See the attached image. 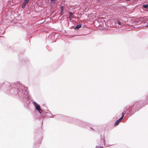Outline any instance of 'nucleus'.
Returning <instances> with one entry per match:
<instances>
[{
    "label": "nucleus",
    "instance_id": "f257e3e1",
    "mask_svg": "<svg viewBox=\"0 0 148 148\" xmlns=\"http://www.w3.org/2000/svg\"><path fill=\"white\" fill-rule=\"evenodd\" d=\"M33 103L36 109L38 110L40 113H41L42 112V110L41 109L40 106L35 102H34Z\"/></svg>",
    "mask_w": 148,
    "mask_h": 148
},
{
    "label": "nucleus",
    "instance_id": "f03ea898",
    "mask_svg": "<svg viewBox=\"0 0 148 148\" xmlns=\"http://www.w3.org/2000/svg\"><path fill=\"white\" fill-rule=\"evenodd\" d=\"M121 120L122 119H121L120 118V119H119L118 120H117L116 121V123L115 124V125H118L119 124V123H120V122H121Z\"/></svg>",
    "mask_w": 148,
    "mask_h": 148
},
{
    "label": "nucleus",
    "instance_id": "7ed1b4c3",
    "mask_svg": "<svg viewBox=\"0 0 148 148\" xmlns=\"http://www.w3.org/2000/svg\"><path fill=\"white\" fill-rule=\"evenodd\" d=\"M69 20H71L72 18V16L73 15V13L71 12H69Z\"/></svg>",
    "mask_w": 148,
    "mask_h": 148
},
{
    "label": "nucleus",
    "instance_id": "20e7f679",
    "mask_svg": "<svg viewBox=\"0 0 148 148\" xmlns=\"http://www.w3.org/2000/svg\"><path fill=\"white\" fill-rule=\"evenodd\" d=\"M82 27V25L81 24L78 25H77L76 27V29H79L80 28H81Z\"/></svg>",
    "mask_w": 148,
    "mask_h": 148
},
{
    "label": "nucleus",
    "instance_id": "39448f33",
    "mask_svg": "<svg viewBox=\"0 0 148 148\" xmlns=\"http://www.w3.org/2000/svg\"><path fill=\"white\" fill-rule=\"evenodd\" d=\"M143 7L145 8H148V4L144 5Z\"/></svg>",
    "mask_w": 148,
    "mask_h": 148
},
{
    "label": "nucleus",
    "instance_id": "423d86ee",
    "mask_svg": "<svg viewBox=\"0 0 148 148\" xmlns=\"http://www.w3.org/2000/svg\"><path fill=\"white\" fill-rule=\"evenodd\" d=\"M29 0H25L23 3L26 4L28 2Z\"/></svg>",
    "mask_w": 148,
    "mask_h": 148
},
{
    "label": "nucleus",
    "instance_id": "0eeeda50",
    "mask_svg": "<svg viewBox=\"0 0 148 148\" xmlns=\"http://www.w3.org/2000/svg\"><path fill=\"white\" fill-rule=\"evenodd\" d=\"M117 23H118V24L119 25H122L121 24V22L119 20H117Z\"/></svg>",
    "mask_w": 148,
    "mask_h": 148
},
{
    "label": "nucleus",
    "instance_id": "6e6552de",
    "mask_svg": "<svg viewBox=\"0 0 148 148\" xmlns=\"http://www.w3.org/2000/svg\"><path fill=\"white\" fill-rule=\"evenodd\" d=\"M26 5V4H25L24 3H23V5H22L21 6L22 8H24L25 7Z\"/></svg>",
    "mask_w": 148,
    "mask_h": 148
},
{
    "label": "nucleus",
    "instance_id": "1a4fd4ad",
    "mask_svg": "<svg viewBox=\"0 0 148 148\" xmlns=\"http://www.w3.org/2000/svg\"><path fill=\"white\" fill-rule=\"evenodd\" d=\"M63 7L62 6L61 8V10H60V12L61 13H62V12H63Z\"/></svg>",
    "mask_w": 148,
    "mask_h": 148
},
{
    "label": "nucleus",
    "instance_id": "9d476101",
    "mask_svg": "<svg viewBox=\"0 0 148 148\" xmlns=\"http://www.w3.org/2000/svg\"><path fill=\"white\" fill-rule=\"evenodd\" d=\"M124 114H125V113H124L123 112L122 113V117L120 118L121 119H123V117H124Z\"/></svg>",
    "mask_w": 148,
    "mask_h": 148
},
{
    "label": "nucleus",
    "instance_id": "9b49d317",
    "mask_svg": "<svg viewBox=\"0 0 148 148\" xmlns=\"http://www.w3.org/2000/svg\"><path fill=\"white\" fill-rule=\"evenodd\" d=\"M96 148H99V147H96Z\"/></svg>",
    "mask_w": 148,
    "mask_h": 148
},
{
    "label": "nucleus",
    "instance_id": "f8f14e48",
    "mask_svg": "<svg viewBox=\"0 0 148 148\" xmlns=\"http://www.w3.org/2000/svg\"><path fill=\"white\" fill-rule=\"evenodd\" d=\"M51 1H55V0H51Z\"/></svg>",
    "mask_w": 148,
    "mask_h": 148
},
{
    "label": "nucleus",
    "instance_id": "ddd939ff",
    "mask_svg": "<svg viewBox=\"0 0 148 148\" xmlns=\"http://www.w3.org/2000/svg\"><path fill=\"white\" fill-rule=\"evenodd\" d=\"M100 147H101V148H102V147H101V146H100Z\"/></svg>",
    "mask_w": 148,
    "mask_h": 148
}]
</instances>
